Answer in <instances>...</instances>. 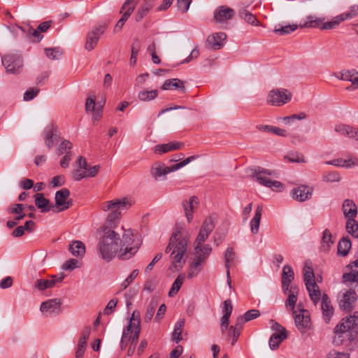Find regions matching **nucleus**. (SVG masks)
Returning <instances> with one entry per match:
<instances>
[{
  "mask_svg": "<svg viewBox=\"0 0 358 358\" xmlns=\"http://www.w3.org/2000/svg\"><path fill=\"white\" fill-rule=\"evenodd\" d=\"M119 235L111 229H106L98 245L101 257L110 262L116 255L119 248Z\"/></svg>",
  "mask_w": 358,
  "mask_h": 358,
  "instance_id": "obj_1",
  "label": "nucleus"
},
{
  "mask_svg": "<svg viewBox=\"0 0 358 358\" xmlns=\"http://www.w3.org/2000/svg\"><path fill=\"white\" fill-rule=\"evenodd\" d=\"M198 157L196 155L190 156L182 162L177 163L171 166H166L164 164L158 163L151 169V174L155 180H163L166 176L172 171L178 170L179 169L185 166L192 161L196 159Z\"/></svg>",
  "mask_w": 358,
  "mask_h": 358,
  "instance_id": "obj_2",
  "label": "nucleus"
},
{
  "mask_svg": "<svg viewBox=\"0 0 358 358\" xmlns=\"http://www.w3.org/2000/svg\"><path fill=\"white\" fill-rule=\"evenodd\" d=\"M122 246L120 249L118 256L122 259H128L133 257L139 248L138 243L134 244L133 233L131 230L127 231L121 241Z\"/></svg>",
  "mask_w": 358,
  "mask_h": 358,
  "instance_id": "obj_3",
  "label": "nucleus"
},
{
  "mask_svg": "<svg viewBox=\"0 0 358 358\" xmlns=\"http://www.w3.org/2000/svg\"><path fill=\"white\" fill-rule=\"evenodd\" d=\"M171 236H174L175 241L171 257L173 259L172 264L173 266L177 268L185 264V261L183 259V256L187 250V241L184 238H178L177 233H173Z\"/></svg>",
  "mask_w": 358,
  "mask_h": 358,
  "instance_id": "obj_4",
  "label": "nucleus"
},
{
  "mask_svg": "<svg viewBox=\"0 0 358 358\" xmlns=\"http://www.w3.org/2000/svg\"><path fill=\"white\" fill-rule=\"evenodd\" d=\"M212 252V248L210 245H205V248H201V251L195 250V258L189 265V271L187 273V278H192L198 275L202 268V264L206 262L208 257Z\"/></svg>",
  "mask_w": 358,
  "mask_h": 358,
  "instance_id": "obj_5",
  "label": "nucleus"
},
{
  "mask_svg": "<svg viewBox=\"0 0 358 358\" xmlns=\"http://www.w3.org/2000/svg\"><path fill=\"white\" fill-rule=\"evenodd\" d=\"M298 310L292 313L294 323L301 334H305L312 328V322L309 313L301 304L297 306Z\"/></svg>",
  "mask_w": 358,
  "mask_h": 358,
  "instance_id": "obj_6",
  "label": "nucleus"
},
{
  "mask_svg": "<svg viewBox=\"0 0 358 358\" xmlns=\"http://www.w3.org/2000/svg\"><path fill=\"white\" fill-rule=\"evenodd\" d=\"M215 223L211 217H207L203 222L196 238L194 241V250L201 251L205 248L203 243L207 240L209 235L215 228Z\"/></svg>",
  "mask_w": 358,
  "mask_h": 358,
  "instance_id": "obj_7",
  "label": "nucleus"
},
{
  "mask_svg": "<svg viewBox=\"0 0 358 358\" xmlns=\"http://www.w3.org/2000/svg\"><path fill=\"white\" fill-rule=\"evenodd\" d=\"M2 64L7 73H19L23 66V61L21 55L18 54H8L2 57Z\"/></svg>",
  "mask_w": 358,
  "mask_h": 358,
  "instance_id": "obj_8",
  "label": "nucleus"
},
{
  "mask_svg": "<svg viewBox=\"0 0 358 358\" xmlns=\"http://www.w3.org/2000/svg\"><path fill=\"white\" fill-rule=\"evenodd\" d=\"M292 94L285 89H274L269 92L267 98L268 103L275 106H281L292 99Z\"/></svg>",
  "mask_w": 358,
  "mask_h": 358,
  "instance_id": "obj_9",
  "label": "nucleus"
},
{
  "mask_svg": "<svg viewBox=\"0 0 358 358\" xmlns=\"http://www.w3.org/2000/svg\"><path fill=\"white\" fill-rule=\"evenodd\" d=\"M70 191L67 188H62L55 193V205L53 206L52 211L59 213L69 209L73 204L72 200L69 199Z\"/></svg>",
  "mask_w": 358,
  "mask_h": 358,
  "instance_id": "obj_10",
  "label": "nucleus"
},
{
  "mask_svg": "<svg viewBox=\"0 0 358 358\" xmlns=\"http://www.w3.org/2000/svg\"><path fill=\"white\" fill-rule=\"evenodd\" d=\"M132 204L133 201L131 199L123 197L121 199H115L111 201H105L101 203V208L105 212L108 210L120 211L121 210L129 208Z\"/></svg>",
  "mask_w": 358,
  "mask_h": 358,
  "instance_id": "obj_11",
  "label": "nucleus"
},
{
  "mask_svg": "<svg viewBox=\"0 0 358 358\" xmlns=\"http://www.w3.org/2000/svg\"><path fill=\"white\" fill-rule=\"evenodd\" d=\"M342 210L345 217L347 218L348 228L351 227L350 225L351 224L358 227L357 221L355 220L357 215V208L355 202L351 199H345L343 201Z\"/></svg>",
  "mask_w": 358,
  "mask_h": 358,
  "instance_id": "obj_12",
  "label": "nucleus"
},
{
  "mask_svg": "<svg viewBox=\"0 0 358 358\" xmlns=\"http://www.w3.org/2000/svg\"><path fill=\"white\" fill-rule=\"evenodd\" d=\"M250 171L252 178L257 180L260 185L267 187L269 183H271V181H272V180L269 179L267 176H276L277 175L275 171L265 169L262 167L252 169Z\"/></svg>",
  "mask_w": 358,
  "mask_h": 358,
  "instance_id": "obj_13",
  "label": "nucleus"
},
{
  "mask_svg": "<svg viewBox=\"0 0 358 358\" xmlns=\"http://www.w3.org/2000/svg\"><path fill=\"white\" fill-rule=\"evenodd\" d=\"M313 190L314 188L311 186L301 185L292 189L291 196L297 201L303 202L312 197Z\"/></svg>",
  "mask_w": 358,
  "mask_h": 358,
  "instance_id": "obj_14",
  "label": "nucleus"
},
{
  "mask_svg": "<svg viewBox=\"0 0 358 358\" xmlns=\"http://www.w3.org/2000/svg\"><path fill=\"white\" fill-rule=\"evenodd\" d=\"M61 300L59 299H49L41 305V310L47 316L57 315L61 312Z\"/></svg>",
  "mask_w": 358,
  "mask_h": 358,
  "instance_id": "obj_15",
  "label": "nucleus"
},
{
  "mask_svg": "<svg viewBox=\"0 0 358 358\" xmlns=\"http://www.w3.org/2000/svg\"><path fill=\"white\" fill-rule=\"evenodd\" d=\"M64 278V274L60 273L52 275L50 279H38L36 280L34 287L40 291H43L55 287L57 283L62 282Z\"/></svg>",
  "mask_w": 358,
  "mask_h": 358,
  "instance_id": "obj_16",
  "label": "nucleus"
},
{
  "mask_svg": "<svg viewBox=\"0 0 358 358\" xmlns=\"http://www.w3.org/2000/svg\"><path fill=\"white\" fill-rule=\"evenodd\" d=\"M105 29V26L101 25L94 28L87 34L85 45V48L87 50L91 51L96 47L100 36L103 34Z\"/></svg>",
  "mask_w": 358,
  "mask_h": 358,
  "instance_id": "obj_17",
  "label": "nucleus"
},
{
  "mask_svg": "<svg viewBox=\"0 0 358 358\" xmlns=\"http://www.w3.org/2000/svg\"><path fill=\"white\" fill-rule=\"evenodd\" d=\"M235 11L234 9L227 6H220L217 7L213 14V18L217 23H223L234 17Z\"/></svg>",
  "mask_w": 358,
  "mask_h": 358,
  "instance_id": "obj_18",
  "label": "nucleus"
},
{
  "mask_svg": "<svg viewBox=\"0 0 358 358\" xmlns=\"http://www.w3.org/2000/svg\"><path fill=\"white\" fill-rule=\"evenodd\" d=\"M357 297L355 290L350 289L343 294V299L339 301L340 308L346 311L352 310Z\"/></svg>",
  "mask_w": 358,
  "mask_h": 358,
  "instance_id": "obj_19",
  "label": "nucleus"
},
{
  "mask_svg": "<svg viewBox=\"0 0 358 358\" xmlns=\"http://www.w3.org/2000/svg\"><path fill=\"white\" fill-rule=\"evenodd\" d=\"M321 309L322 311V317L326 324L329 323L331 317L334 315V309L329 296L324 293L322 296Z\"/></svg>",
  "mask_w": 358,
  "mask_h": 358,
  "instance_id": "obj_20",
  "label": "nucleus"
},
{
  "mask_svg": "<svg viewBox=\"0 0 358 358\" xmlns=\"http://www.w3.org/2000/svg\"><path fill=\"white\" fill-rule=\"evenodd\" d=\"M294 279V273L292 266L289 264L284 266L282 273V288L286 294L290 288L291 283Z\"/></svg>",
  "mask_w": 358,
  "mask_h": 358,
  "instance_id": "obj_21",
  "label": "nucleus"
},
{
  "mask_svg": "<svg viewBox=\"0 0 358 358\" xmlns=\"http://www.w3.org/2000/svg\"><path fill=\"white\" fill-rule=\"evenodd\" d=\"M226 38L225 33L218 32L208 36L206 42L210 48L219 50L224 45V41Z\"/></svg>",
  "mask_w": 358,
  "mask_h": 358,
  "instance_id": "obj_22",
  "label": "nucleus"
},
{
  "mask_svg": "<svg viewBox=\"0 0 358 358\" xmlns=\"http://www.w3.org/2000/svg\"><path fill=\"white\" fill-rule=\"evenodd\" d=\"M90 327H86L81 333V336L78 341V348L76 353V358H82L85 353V350L87 346V341L90 335Z\"/></svg>",
  "mask_w": 358,
  "mask_h": 358,
  "instance_id": "obj_23",
  "label": "nucleus"
},
{
  "mask_svg": "<svg viewBox=\"0 0 358 358\" xmlns=\"http://www.w3.org/2000/svg\"><path fill=\"white\" fill-rule=\"evenodd\" d=\"M184 146V143L178 141H171L165 144H159L154 148V151L157 154H164L170 151L180 150Z\"/></svg>",
  "mask_w": 358,
  "mask_h": 358,
  "instance_id": "obj_24",
  "label": "nucleus"
},
{
  "mask_svg": "<svg viewBox=\"0 0 358 358\" xmlns=\"http://www.w3.org/2000/svg\"><path fill=\"white\" fill-rule=\"evenodd\" d=\"M96 96H89L86 100L85 109L87 112H94L93 118L94 120H99L102 115L103 106L96 107Z\"/></svg>",
  "mask_w": 358,
  "mask_h": 358,
  "instance_id": "obj_25",
  "label": "nucleus"
},
{
  "mask_svg": "<svg viewBox=\"0 0 358 358\" xmlns=\"http://www.w3.org/2000/svg\"><path fill=\"white\" fill-rule=\"evenodd\" d=\"M224 260H225V268L227 269V283L229 286L231 287V277L229 273V268L231 266L234 264L236 260V254L233 251L232 248H228L224 252Z\"/></svg>",
  "mask_w": 358,
  "mask_h": 358,
  "instance_id": "obj_26",
  "label": "nucleus"
},
{
  "mask_svg": "<svg viewBox=\"0 0 358 358\" xmlns=\"http://www.w3.org/2000/svg\"><path fill=\"white\" fill-rule=\"evenodd\" d=\"M57 127L54 124L48 127L44 131V141L48 149H51L54 145L55 140H57Z\"/></svg>",
  "mask_w": 358,
  "mask_h": 358,
  "instance_id": "obj_27",
  "label": "nucleus"
},
{
  "mask_svg": "<svg viewBox=\"0 0 358 358\" xmlns=\"http://www.w3.org/2000/svg\"><path fill=\"white\" fill-rule=\"evenodd\" d=\"M287 292L289 294L285 301V306L289 308L293 313L296 310L295 306L298 299L299 288L296 285H292Z\"/></svg>",
  "mask_w": 358,
  "mask_h": 358,
  "instance_id": "obj_28",
  "label": "nucleus"
},
{
  "mask_svg": "<svg viewBox=\"0 0 358 358\" xmlns=\"http://www.w3.org/2000/svg\"><path fill=\"white\" fill-rule=\"evenodd\" d=\"M140 318V313L138 310H134L132 313L131 317L129 321V324L126 326L122 332V343L124 341H130L131 336H132L134 334V328H133V323L134 322H136V318Z\"/></svg>",
  "mask_w": 358,
  "mask_h": 358,
  "instance_id": "obj_29",
  "label": "nucleus"
},
{
  "mask_svg": "<svg viewBox=\"0 0 358 358\" xmlns=\"http://www.w3.org/2000/svg\"><path fill=\"white\" fill-rule=\"evenodd\" d=\"M35 204L41 209V213L52 210L53 206L50 204L49 199L44 197L43 194H36L35 195Z\"/></svg>",
  "mask_w": 358,
  "mask_h": 358,
  "instance_id": "obj_30",
  "label": "nucleus"
},
{
  "mask_svg": "<svg viewBox=\"0 0 358 358\" xmlns=\"http://www.w3.org/2000/svg\"><path fill=\"white\" fill-rule=\"evenodd\" d=\"M306 289L308 292L309 296L313 303L316 305L320 299L322 298L321 292L319 286L315 281H313L311 284L306 283Z\"/></svg>",
  "mask_w": 358,
  "mask_h": 358,
  "instance_id": "obj_31",
  "label": "nucleus"
},
{
  "mask_svg": "<svg viewBox=\"0 0 358 358\" xmlns=\"http://www.w3.org/2000/svg\"><path fill=\"white\" fill-rule=\"evenodd\" d=\"M198 203V198L195 196H192L189 198V201H185L182 203L184 211L188 222L192 220L193 215L192 212L195 205Z\"/></svg>",
  "mask_w": 358,
  "mask_h": 358,
  "instance_id": "obj_32",
  "label": "nucleus"
},
{
  "mask_svg": "<svg viewBox=\"0 0 358 358\" xmlns=\"http://www.w3.org/2000/svg\"><path fill=\"white\" fill-rule=\"evenodd\" d=\"M173 88L179 89L182 92H185V87L183 81L178 78L166 80L162 86L163 90H169Z\"/></svg>",
  "mask_w": 358,
  "mask_h": 358,
  "instance_id": "obj_33",
  "label": "nucleus"
},
{
  "mask_svg": "<svg viewBox=\"0 0 358 358\" xmlns=\"http://www.w3.org/2000/svg\"><path fill=\"white\" fill-rule=\"evenodd\" d=\"M341 80L350 81L354 86L353 89L358 88V72L355 70H345L341 72Z\"/></svg>",
  "mask_w": 358,
  "mask_h": 358,
  "instance_id": "obj_34",
  "label": "nucleus"
},
{
  "mask_svg": "<svg viewBox=\"0 0 358 358\" xmlns=\"http://www.w3.org/2000/svg\"><path fill=\"white\" fill-rule=\"evenodd\" d=\"M262 214V207L261 206H258L255 211V215L250 223L251 233L254 235L257 234L259 231Z\"/></svg>",
  "mask_w": 358,
  "mask_h": 358,
  "instance_id": "obj_35",
  "label": "nucleus"
},
{
  "mask_svg": "<svg viewBox=\"0 0 358 358\" xmlns=\"http://www.w3.org/2000/svg\"><path fill=\"white\" fill-rule=\"evenodd\" d=\"M287 338V333H274L270 337L268 345L271 350H275Z\"/></svg>",
  "mask_w": 358,
  "mask_h": 358,
  "instance_id": "obj_36",
  "label": "nucleus"
},
{
  "mask_svg": "<svg viewBox=\"0 0 358 358\" xmlns=\"http://www.w3.org/2000/svg\"><path fill=\"white\" fill-rule=\"evenodd\" d=\"M239 17L244 20L247 23L253 26H259L260 22L257 17L250 12L245 8H242L238 11Z\"/></svg>",
  "mask_w": 358,
  "mask_h": 358,
  "instance_id": "obj_37",
  "label": "nucleus"
},
{
  "mask_svg": "<svg viewBox=\"0 0 358 358\" xmlns=\"http://www.w3.org/2000/svg\"><path fill=\"white\" fill-rule=\"evenodd\" d=\"M69 251L76 257H83L85 253V246L80 241H74L69 245Z\"/></svg>",
  "mask_w": 358,
  "mask_h": 358,
  "instance_id": "obj_38",
  "label": "nucleus"
},
{
  "mask_svg": "<svg viewBox=\"0 0 358 358\" xmlns=\"http://www.w3.org/2000/svg\"><path fill=\"white\" fill-rule=\"evenodd\" d=\"M335 131L341 135L348 136L350 138H355L358 140V132L348 125H337L335 127Z\"/></svg>",
  "mask_w": 358,
  "mask_h": 358,
  "instance_id": "obj_39",
  "label": "nucleus"
},
{
  "mask_svg": "<svg viewBox=\"0 0 358 358\" xmlns=\"http://www.w3.org/2000/svg\"><path fill=\"white\" fill-rule=\"evenodd\" d=\"M323 19L317 17L315 16L309 15L307 17V21L304 22L299 24L300 28H307V27H320L321 29V26L323 24Z\"/></svg>",
  "mask_w": 358,
  "mask_h": 358,
  "instance_id": "obj_40",
  "label": "nucleus"
},
{
  "mask_svg": "<svg viewBox=\"0 0 358 358\" xmlns=\"http://www.w3.org/2000/svg\"><path fill=\"white\" fill-rule=\"evenodd\" d=\"M352 246L351 241L348 237H343L338 244V254L341 256H346Z\"/></svg>",
  "mask_w": 358,
  "mask_h": 358,
  "instance_id": "obj_41",
  "label": "nucleus"
},
{
  "mask_svg": "<svg viewBox=\"0 0 358 358\" xmlns=\"http://www.w3.org/2000/svg\"><path fill=\"white\" fill-rule=\"evenodd\" d=\"M185 326V320H179L175 324L173 331L172 333V339L178 343L182 338L181 336L183 327Z\"/></svg>",
  "mask_w": 358,
  "mask_h": 358,
  "instance_id": "obj_42",
  "label": "nucleus"
},
{
  "mask_svg": "<svg viewBox=\"0 0 358 358\" xmlns=\"http://www.w3.org/2000/svg\"><path fill=\"white\" fill-rule=\"evenodd\" d=\"M141 320L140 318H136V322H134L133 323V328H134V334L132 336H131V345H133V350H135L136 343L138 342L140 332H141Z\"/></svg>",
  "mask_w": 358,
  "mask_h": 358,
  "instance_id": "obj_43",
  "label": "nucleus"
},
{
  "mask_svg": "<svg viewBox=\"0 0 358 358\" xmlns=\"http://www.w3.org/2000/svg\"><path fill=\"white\" fill-rule=\"evenodd\" d=\"M158 96V91L153 90L150 91L142 90L138 94V98L141 101H149L155 99Z\"/></svg>",
  "mask_w": 358,
  "mask_h": 358,
  "instance_id": "obj_44",
  "label": "nucleus"
},
{
  "mask_svg": "<svg viewBox=\"0 0 358 358\" xmlns=\"http://www.w3.org/2000/svg\"><path fill=\"white\" fill-rule=\"evenodd\" d=\"M157 306V301L155 299H152L146 308V311L144 316V321L145 322H150L155 314L156 307Z\"/></svg>",
  "mask_w": 358,
  "mask_h": 358,
  "instance_id": "obj_45",
  "label": "nucleus"
},
{
  "mask_svg": "<svg viewBox=\"0 0 358 358\" xmlns=\"http://www.w3.org/2000/svg\"><path fill=\"white\" fill-rule=\"evenodd\" d=\"M348 330L358 327V311H355L352 315L343 319Z\"/></svg>",
  "mask_w": 358,
  "mask_h": 358,
  "instance_id": "obj_46",
  "label": "nucleus"
},
{
  "mask_svg": "<svg viewBox=\"0 0 358 358\" xmlns=\"http://www.w3.org/2000/svg\"><path fill=\"white\" fill-rule=\"evenodd\" d=\"M184 279H185L184 275H179L176 278V279L173 282L172 287L169 292V296L170 297L173 296L174 295H176L178 293V292L180 290V289L183 283Z\"/></svg>",
  "mask_w": 358,
  "mask_h": 358,
  "instance_id": "obj_47",
  "label": "nucleus"
},
{
  "mask_svg": "<svg viewBox=\"0 0 358 358\" xmlns=\"http://www.w3.org/2000/svg\"><path fill=\"white\" fill-rule=\"evenodd\" d=\"M303 280L306 285V283L308 285L315 281L313 269L311 266H308L306 263L303 268Z\"/></svg>",
  "mask_w": 358,
  "mask_h": 358,
  "instance_id": "obj_48",
  "label": "nucleus"
},
{
  "mask_svg": "<svg viewBox=\"0 0 358 358\" xmlns=\"http://www.w3.org/2000/svg\"><path fill=\"white\" fill-rule=\"evenodd\" d=\"M344 21L341 15H338L333 18L332 20L324 22L321 26V29H331L336 28L341 22Z\"/></svg>",
  "mask_w": 358,
  "mask_h": 358,
  "instance_id": "obj_49",
  "label": "nucleus"
},
{
  "mask_svg": "<svg viewBox=\"0 0 358 358\" xmlns=\"http://www.w3.org/2000/svg\"><path fill=\"white\" fill-rule=\"evenodd\" d=\"M326 164H331L335 166H341V167H345V168H350L352 166L355 165V163L352 159H336L331 160L330 162H327Z\"/></svg>",
  "mask_w": 358,
  "mask_h": 358,
  "instance_id": "obj_50",
  "label": "nucleus"
},
{
  "mask_svg": "<svg viewBox=\"0 0 358 358\" xmlns=\"http://www.w3.org/2000/svg\"><path fill=\"white\" fill-rule=\"evenodd\" d=\"M343 280L344 282H355L356 285L354 288L358 290V271H352L350 273H344L343 275Z\"/></svg>",
  "mask_w": 358,
  "mask_h": 358,
  "instance_id": "obj_51",
  "label": "nucleus"
},
{
  "mask_svg": "<svg viewBox=\"0 0 358 358\" xmlns=\"http://www.w3.org/2000/svg\"><path fill=\"white\" fill-rule=\"evenodd\" d=\"M296 24H289L281 27H275L274 32L280 36L289 34L297 29Z\"/></svg>",
  "mask_w": 358,
  "mask_h": 358,
  "instance_id": "obj_52",
  "label": "nucleus"
},
{
  "mask_svg": "<svg viewBox=\"0 0 358 358\" xmlns=\"http://www.w3.org/2000/svg\"><path fill=\"white\" fill-rule=\"evenodd\" d=\"M45 55L50 59H58L62 55V51L58 47L45 48Z\"/></svg>",
  "mask_w": 358,
  "mask_h": 358,
  "instance_id": "obj_53",
  "label": "nucleus"
},
{
  "mask_svg": "<svg viewBox=\"0 0 358 358\" xmlns=\"http://www.w3.org/2000/svg\"><path fill=\"white\" fill-rule=\"evenodd\" d=\"M341 180V177L337 172H327L322 175V180L328 182H338Z\"/></svg>",
  "mask_w": 358,
  "mask_h": 358,
  "instance_id": "obj_54",
  "label": "nucleus"
},
{
  "mask_svg": "<svg viewBox=\"0 0 358 358\" xmlns=\"http://www.w3.org/2000/svg\"><path fill=\"white\" fill-rule=\"evenodd\" d=\"M31 30L29 31L28 38L34 43H38L43 38V36L41 34V31L38 29H34L31 26Z\"/></svg>",
  "mask_w": 358,
  "mask_h": 358,
  "instance_id": "obj_55",
  "label": "nucleus"
},
{
  "mask_svg": "<svg viewBox=\"0 0 358 358\" xmlns=\"http://www.w3.org/2000/svg\"><path fill=\"white\" fill-rule=\"evenodd\" d=\"M322 248L326 247L329 248L330 245L333 243L332 236L329 229H325L323 232L322 238Z\"/></svg>",
  "mask_w": 358,
  "mask_h": 358,
  "instance_id": "obj_56",
  "label": "nucleus"
},
{
  "mask_svg": "<svg viewBox=\"0 0 358 358\" xmlns=\"http://www.w3.org/2000/svg\"><path fill=\"white\" fill-rule=\"evenodd\" d=\"M344 20L351 19L358 15V6L353 5L350 7V10L341 14Z\"/></svg>",
  "mask_w": 358,
  "mask_h": 358,
  "instance_id": "obj_57",
  "label": "nucleus"
},
{
  "mask_svg": "<svg viewBox=\"0 0 358 358\" xmlns=\"http://www.w3.org/2000/svg\"><path fill=\"white\" fill-rule=\"evenodd\" d=\"M150 8L151 6L148 4H145L140 8L136 15V21L140 22L148 13Z\"/></svg>",
  "mask_w": 358,
  "mask_h": 358,
  "instance_id": "obj_58",
  "label": "nucleus"
},
{
  "mask_svg": "<svg viewBox=\"0 0 358 358\" xmlns=\"http://www.w3.org/2000/svg\"><path fill=\"white\" fill-rule=\"evenodd\" d=\"M117 302V299H113L110 300L103 310V314L106 315L112 314L115 311Z\"/></svg>",
  "mask_w": 358,
  "mask_h": 358,
  "instance_id": "obj_59",
  "label": "nucleus"
},
{
  "mask_svg": "<svg viewBox=\"0 0 358 358\" xmlns=\"http://www.w3.org/2000/svg\"><path fill=\"white\" fill-rule=\"evenodd\" d=\"M138 275V270L134 269L130 275L122 282L121 287L123 289H125L137 277Z\"/></svg>",
  "mask_w": 358,
  "mask_h": 358,
  "instance_id": "obj_60",
  "label": "nucleus"
},
{
  "mask_svg": "<svg viewBox=\"0 0 358 358\" xmlns=\"http://www.w3.org/2000/svg\"><path fill=\"white\" fill-rule=\"evenodd\" d=\"M72 144L69 141L64 140L59 145L57 148V155H62L66 152L68 150H71Z\"/></svg>",
  "mask_w": 358,
  "mask_h": 358,
  "instance_id": "obj_61",
  "label": "nucleus"
},
{
  "mask_svg": "<svg viewBox=\"0 0 358 358\" xmlns=\"http://www.w3.org/2000/svg\"><path fill=\"white\" fill-rule=\"evenodd\" d=\"M285 159H287L289 162L293 163H305V158L302 155H299L297 153H292L288 156L285 157Z\"/></svg>",
  "mask_w": 358,
  "mask_h": 358,
  "instance_id": "obj_62",
  "label": "nucleus"
},
{
  "mask_svg": "<svg viewBox=\"0 0 358 358\" xmlns=\"http://www.w3.org/2000/svg\"><path fill=\"white\" fill-rule=\"evenodd\" d=\"M243 316L245 317V320L247 322H249L252 320L257 318L259 316H260V312L259 310L257 309H252L250 310H248Z\"/></svg>",
  "mask_w": 358,
  "mask_h": 358,
  "instance_id": "obj_63",
  "label": "nucleus"
},
{
  "mask_svg": "<svg viewBox=\"0 0 358 358\" xmlns=\"http://www.w3.org/2000/svg\"><path fill=\"white\" fill-rule=\"evenodd\" d=\"M38 92L39 90L38 88H30L24 94V99L25 101H31L37 96Z\"/></svg>",
  "mask_w": 358,
  "mask_h": 358,
  "instance_id": "obj_64",
  "label": "nucleus"
}]
</instances>
